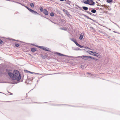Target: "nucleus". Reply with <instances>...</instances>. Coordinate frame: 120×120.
<instances>
[{
	"label": "nucleus",
	"mask_w": 120,
	"mask_h": 120,
	"mask_svg": "<svg viewBox=\"0 0 120 120\" xmlns=\"http://www.w3.org/2000/svg\"><path fill=\"white\" fill-rule=\"evenodd\" d=\"M79 57H80L81 58H82L83 59H85V58H90L91 59H93L95 60H98L97 59H96L94 58H92V57H91L90 56H79Z\"/></svg>",
	"instance_id": "7ed1b4c3"
},
{
	"label": "nucleus",
	"mask_w": 120,
	"mask_h": 120,
	"mask_svg": "<svg viewBox=\"0 0 120 120\" xmlns=\"http://www.w3.org/2000/svg\"><path fill=\"white\" fill-rule=\"evenodd\" d=\"M6 70L7 72L8 73V75L9 73H12L11 72H10V71H11L9 69H7Z\"/></svg>",
	"instance_id": "6e6552de"
},
{
	"label": "nucleus",
	"mask_w": 120,
	"mask_h": 120,
	"mask_svg": "<svg viewBox=\"0 0 120 120\" xmlns=\"http://www.w3.org/2000/svg\"><path fill=\"white\" fill-rule=\"evenodd\" d=\"M30 5L32 7H33L34 6V4L32 3H30Z\"/></svg>",
	"instance_id": "dca6fc26"
},
{
	"label": "nucleus",
	"mask_w": 120,
	"mask_h": 120,
	"mask_svg": "<svg viewBox=\"0 0 120 120\" xmlns=\"http://www.w3.org/2000/svg\"><path fill=\"white\" fill-rule=\"evenodd\" d=\"M31 51L33 52H35L36 51V49L34 48H32L31 49Z\"/></svg>",
	"instance_id": "f8f14e48"
},
{
	"label": "nucleus",
	"mask_w": 120,
	"mask_h": 120,
	"mask_svg": "<svg viewBox=\"0 0 120 120\" xmlns=\"http://www.w3.org/2000/svg\"><path fill=\"white\" fill-rule=\"evenodd\" d=\"M77 46L79 47H80L81 48H83L84 47L83 46L80 45H79L78 44H77Z\"/></svg>",
	"instance_id": "2eb2a0df"
},
{
	"label": "nucleus",
	"mask_w": 120,
	"mask_h": 120,
	"mask_svg": "<svg viewBox=\"0 0 120 120\" xmlns=\"http://www.w3.org/2000/svg\"><path fill=\"white\" fill-rule=\"evenodd\" d=\"M83 2L85 4H88L90 5H93L95 4V3L92 0H83Z\"/></svg>",
	"instance_id": "f03ea898"
},
{
	"label": "nucleus",
	"mask_w": 120,
	"mask_h": 120,
	"mask_svg": "<svg viewBox=\"0 0 120 120\" xmlns=\"http://www.w3.org/2000/svg\"><path fill=\"white\" fill-rule=\"evenodd\" d=\"M96 12V10L95 9H92L91 10V12L93 13H95Z\"/></svg>",
	"instance_id": "ddd939ff"
},
{
	"label": "nucleus",
	"mask_w": 120,
	"mask_h": 120,
	"mask_svg": "<svg viewBox=\"0 0 120 120\" xmlns=\"http://www.w3.org/2000/svg\"><path fill=\"white\" fill-rule=\"evenodd\" d=\"M25 7L27 8L32 13H34L38 14V13L36 11H34L29 8L27 6H25Z\"/></svg>",
	"instance_id": "39448f33"
},
{
	"label": "nucleus",
	"mask_w": 120,
	"mask_h": 120,
	"mask_svg": "<svg viewBox=\"0 0 120 120\" xmlns=\"http://www.w3.org/2000/svg\"><path fill=\"white\" fill-rule=\"evenodd\" d=\"M112 1V0H107V2L109 3H110Z\"/></svg>",
	"instance_id": "a211bd4d"
},
{
	"label": "nucleus",
	"mask_w": 120,
	"mask_h": 120,
	"mask_svg": "<svg viewBox=\"0 0 120 120\" xmlns=\"http://www.w3.org/2000/svg\"><path fill=\"white\" fill-rule=\"evenodd\" d=\"M57 54L58 55L60 56H62V55H63L62 54H61L60 53H57Z\"/></svg>",
	"instance_id": "4be33fe9"
},
{
	"label": "nucleus",
	"mask_w": 120,
	"mask_h": 120,
	"mask_svg": "<svg viewBox=\"0 0 120 120\" xmlns=\"http://www.w3.org/2000/svg\"><path fill=\"white\" fill-rule=\"evenodd\" d=\"M39 9L40 10V11L41 12H43V11H44V10L43 8L41 7H39Z\"/></svg>",
	"instance_id": "4468645a"
},
{
	"label": "nucleus",
	"mask_w": 120,
	"mask_h": 120,
	"mask_svg": "<svg viewBox=\"0 0 120 120\" xmlns=\"http://www.w3.org/2000/svg\"><path fill=\"white\" fill-rule=\"evenodd\" d=\"M89 12H89H88V13L90 14V12Z\"/></svg>",
	"instance_id": "c85d7f7f"
},
{
	"label": "nucleus",
	"mask_w": 120,
	"mask_h": 120,
	"mask_svg": "<svg viewBox=\"0 0 120 120\" xmlns=\"http://www.w3.org/2000/svg\"><path fill=\"white\" fill-rule=\"evenodd\" d=\"M96 2L97 3V5H99L100 4L99 3H98L97 2Z\"/></svg>",
	"instance_id": "5701e85b"
},
{
	"label": "nucleus",
	"mask_w": 120,
	"mask_h": 120,
	"mask_svg": "<svg viewBox=\"0 0 120 120\" xmlns=\"http://www.w3.org/2000/svg\"><path fill=\"white\" fill-rule=\"evenodd\" d=\"M60 1H63L64 0H60Z\"/></svg>",
	"instance_id": "cd10ccee"
},
{
	"label": "nucleus",
	"mask_w": 120,
	"mask_h": 120,
	"mask_svg": "<svg viewBox=\"0 0 120 120\" xmlns=\"http://www.w3.org/2000/svg\"><path fill=\"white\" fill-rule=\"evenodd\" d=\"M82 8L83 9L85 10H87L88 9V8L87 7H86L83 6L82 7Z\"/></svg>",
	"instance_id": "9b49d317"
},
{
	"label": "nucleus",
	"mask_w": 120,
	"mask_h": 120,
	"mask_svg": "<svg viewBox=\"0 0 120 120\" xmlns=\"http://www.w3.org/2000/svg\"><path fill=\"white\" fill-rule=\"evenodd\" d=\"M83 37V34H81L79 37V39L81 40L82 39Z\"/></svg>",
	"instance_id": "1a4fd4ad"
},
{
	"label": "nucleus",
	"mask_w": 120,
	"mask_h": 120,
	"mask_svg": "<svg viewBox=\"0 0 120 120\" xmlns=\"http://www.w3.org/2000/svg\"><path fill=\"white\" fill-rule=\"evenodd\" d=\"M90 12V14L91 15L92 14V13H90V12Z\"/></svg>",
	"instance_id": "a878e982"
},
{
	"label": "nucleus",
	"mask_w": 120,
	"mask_h": 120,
	"mask_svg": "<svg viewBox=\"0 0 120 120\" xmlns=\"http://www.w3.org/2000/svg\"><path fill=\"white\" fill-rule=\"evenodd\" d=\"M89 51H87V52L88 53H89L91 55H92V53H91V52H89Z\"/></svg>",
	"instance_id": "6ab92c4d"
},
{
	"label": "nucleus",
	"mask_w": 120,
	"mask_h": 120,
	"mask_svg": "<svg viewBox=\"0 0 120 120\" xmlns=\"http://www.w3.org/2000/svg\"><path fill=\"white\" fill-rule=\"evenodd\" d=\"M71 40L73 41V42H74L75 44H76V45H77V44H78L76 42V41L75 40H74L73 39H71Z\"/></svg>",
	"instance_id": "9d476101"
},
{
	"label": "nucleus",
	"mask_w": 120,
	"mask_h": 120,
	"mask_svg": "<svg viewBox=\"0 0 120 120\" xmlns=\"http://www.w3.org/2000/svg\"><path fill=\"white\" fill-rule=\"evenodd\" d=\"M89 52H91V53H93L92 55H94V56H97V54H98L97 53L95 52H92V51H89Z\"/></svg>",
	"instance_id": "0eeeda50"
},
{
	"label": "nucleus",
	"mask_w": 120,
	"mask_h": 120,
	"mask_svg": "<svg viewBox=\"0 0 120 120\" xmlns=\"http://www.w3.org/2000/svg\"><path fill=\"white\" fill-rule=\"evenodd\" d=\"M42 58H44V59L45 58V56H42Z\"/></svg>",
	"instance_id": "b1692460"
},
{
	"label": "nucleus",
	"mask_w": 120,
	"mask_h": 120,
	"mask_svg": "<svg viewBox=\"0 0 120 120\" xmlns=\"http://www.w3.org/2000/svg\"><path fill=\"white\" fill-rule=\"evenodd\" d=\"M48 74H47V75H48ZM49 75L50 74H49Z\"/></svg>",
	"instance_id": "c756f323"
},
{
	"label": "nucleus",
	"mask_w": 120,
	"mask_h": 120,
	"mask_svg": "<svg viewBox=\"0 0 120 120\" xmlns=\"http://www.w3.org/2000/svg\"><path fill=\"white\" fill-rule=\"evenodd\" d=\"M15 46L16 47H18L19 46V44L16 43Z\"/></svg>",
	"instance_id": "aec40b11"
},
{
	"label": "nucleus",
	"mask_w": 120,
	"mask_h": 120,
	"mask_svg": "<svg viewBox=\"0 0 120 120\" xmlns=\"http://www.w3.org/2000/svg\"><path fill=\"white\" fill-rule=\"evenodd\" d=\"M90 12V14L91 15L92 14V13H90V12Z\"/></svg>",
	"instance_id": "bb28decb"
},
{
	"label": "nucleus",
	"mask_w": 120,
	"mask_h": 120,
	"mask_svg": "<svg viewBox=\"0 0 120 120\" xmlns=\"http://www.w3.org/2000/svg\"><path fill=\"white\" fill-rule=\"evenodd\" d=\"M3 41L1 40H0V44H2L3 43Z\"/></svg>",
	"instance_id": "412c9836"
},
{
	"label": "nucleus",
	"mask_w": 120,
	"mask_h": 120,
	"mask_svg": "<svg viewBox=\"0 0 120 120\" xmlns=\"http://www.w3.org/2000/svg\"><path fill=\"white\" fill-rule=\"evenodd\" d=\"M50 15L52 16H53L54 15V14L53 12H51L50 14Z\"/></svg>",
	"instance_id": "f3484780"
},
{
	"label": "nucleus",
	"mask_w": 120,
	"mask_h": 120,
	"mask_svg": "<svg viewBox=\"0 0 120 120\" xmlns=\"http://www.w3.org/2000/svg\"><path fill=\"white\" fill-rule=\"evenodd\" d=\"M43 12L44 13L45 15H47L48 14V12L46 9H44Z\"/></svg>",
	"instance_id": "423d86ee"
},
{
	"label": "nucleus",
	"mask_w": 120,
	"mask_h": 120,
	"mask_svg": "<svg viewBox=\"0 0 120 120\" xmlns=\"http://www.w3.org/2000/svg\"><path fill=\"white\" fill-rule=\"evenodd\" d=\"M87 18L88 19H91V18L89 17H87Z\"/></svg>",
	"instance_id": "393cba45"
},
{
	"label": "nucleus",
	"mask_w": 120,
	"mask_h": 120,
	"mask_svg": "<svg viewBox=\"0 0 120 120\" xmlns=\"http://www.w3.org/2000/svg\"><path fill=\"white\" fill-rule=\"evenodd\" d=\"M9 76L13 80L19 81L21 79L19 72L16 70H14L12 73H9Z\"/></svg>",
	"instance_id": "f257e3e1"
},
{
	"label": "nucleus",
	"mask_w": 120,
	"mask_h": 120,
	"mask_svg": "<svg viewBox=\"0 0 120 120\" xmlns=\"http://www.w3.org/2000/svg\"><path fill=\"white\" fill-rule=\"evenodd\" d=\"M38 47L44 50L48 51H49V49L48 48H46L45 47L42 46H38Z\"/></svg>",
	"instance_id": "20e7f679"
}]
</instances>
